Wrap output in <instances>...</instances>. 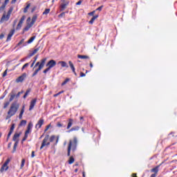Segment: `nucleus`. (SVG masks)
Wrapping results in <instances>:
<instances>
[{
  "label": "nucleus",
  "mask_w": 177,
  "mask_h": 177,
  "mask_svg": "<svg viewBox=\"0 0 177 177\" xmlns=\"http://www.w3.org/2000/svg\"><path fill=\"white\" fill-rule=\"evenodd\" d=\"M78 59H89V56L77 55Z\"/></svg>",
  "instance_id": "nucleus-31"
},
{
  "label": "nucleus",
  "mask_w": 177,
  "mask_h": 177,
  "mask_svg": "<svg viewBox=\"0 0 177 177\" xmlns=\"http://www.w3.org/2000/svg\"><path fill=\"white\" fill-rule=\"evenodd\" d=\"M24 109L25 106H23L22 109L21 110V112L19 113V120H21V118H23V114H24Z\"/></svg>",
  "instance_id": "nucleus-28"
},
{
  "label": "nucleus",
  "mask_w": 177,
  "mask_h": 177,
  "mask_svg": "<svg viewBox=\"0 0 177 177\" xmlns=\"http://www.w3.org/2000/svg\"><path fill=\"white\" fill-rule=\"evenodd\" d=\"M35 38H37L36 36H33L30 37V39L28 40L27 44H31L32 42L34 41V39H35Z\"/></svg>",
  "instance_id": "nucleus-32"
},
{
  "label": "nucleus",
  "mask_w": 177,
  "mask_h": 177,
  "mask_svg": "<svg viewBox=\"0 0 177 177\" xmlns=\"http://www.w3.org/2000/svg\"><path fill=\"white\" fill-rule=\"evenodd\" d=\"M70 1H66L65 3H63L60 6V12H63L68 6Z\"/></svg>",
  "instance_id": "nucleus-19"
},
{
  "label": "nucleus",
  "mask_w": 177,
  "mask_h": 177,
  "mask_svg": "<svg viewBox=\"0 0 177 177\" xmlns=\"http://www.w3.org/2000/svg\"><path fill=\"white\" fill-rule=\"evenodd\" d=\"M30 6H31V4L28 3L27 6L24 9V13H27V12H28V9L30 8Z\"/></svg>",
  "instance_id": "nucleus-29"
},
{
  "label": "nucleus",
  "mask_w": 177,
  "mask_h": 177,
  "mask_svg": "<svg viewBox=\"0 0 177 177\" xmlns=\"http://www.w3.org/2000/svg\"><path fill=\"white\" fill-rule=\"evenodd\" d=\"M39 49H41V46L37 47L36 48H35L28 56V57H32V56H34V55H35V53H37Z\"/></svg>",
  "instance_id": "nucleus-16"
},
{
  "label": "nucleus",
  "mask_w": 177,
  "mask_h": 177,
  "mask_svg": "<svg viewBox=\"0 0 177 177\" xmlns=\"http://www.w3.org/2000/svg\"><path fill=\"white\" fill-rule=\"evenodd\" d=\"M50 142L52 143L53 142H55V145L56 146V145H57V143H59V136H51L50 137V138H48Z\"/></svg>",
  "instance_id": "nucleus-11"
},
{
  "label": "nucleus",
  "mask_w": 177,
  "mask_h": 177,
  "mask_svg": "<svg viewBox=\"0 0 177 177\" xmlns=\"http://www.w3.org/2000/svg\"><path fill=\"white\" fill-rule=\"evenodd\" d=\"M56 66V61L55 59H50L46 64V67L48 68H53Z\"/></svg>",
  "instance_id": "nucleus-10"
},
{
  "label": "nucleus",
  "mask_w": 177,
  "mask_h": 177,
  "mask_svg": "<svg viewBox=\"0 0 177 177\" xmlns=\"http://www.w3.org/2000/svg\"><path fill=\"white\" fill-rule=\"evenodd\" d=\"M70 81V78H66L62 83V86H64L67 82Z\"/></svg>",
  "instance_id": "nucleus-38"
},
{
  "label": "nucleus",
  "mask_w": 177,
  "mask_h": 177,
  "mask_svg": "<svg viewBox=\"0 0 177 177\" xmlns=\"http://www.w3.org/2000/svg\"><path fill=\"white\" fill-rule=\"evenodd\" d=\"M102 9H103V6H101L99 8H97L95 10H99V12H102Z\"/></svg>",
  "instance_id": "nucleus-48"
},
{
  "label": "nucleus",
  "mask_w": 177,
  "mask_h": 177,
  "mask_svg": "<svg viewBox=\"0 0 177 177\" xmlns=\"http://www.w3.org/2000/svg\"><path fill=\"white\" fill-rule=\"evenodd\" d=\"M35 60L33 61V62L31 64L30 67L32 68L34 67V64H35V62H37V59H38V55H36L34 57Z\"/></svg>",
  "instance_id": "nucleus-37"
},
{
  "label": "nucleus",
  "mask_w": 177,
  "mask_h": 177,
  "mask_svg": "<svg viewBox=\"0 0 177 177\" xmlns=\"http://www.w3.org/2000/svg\"><path fill=\"white\" fill-rule=\"evenodd\" d=\"M12 147V142H9L8 145V149H10Z\"/></svg>",
  "instance_id": "nucleus-57"
},
{
  "label": "nucleus",
  "mask_w": 177,
  "mask_h": 177,
  "mask_svg": "<svg viewBox=\"0 0 177 177\" xmlns=\"http://www.w3.org/2000/svg\"><path fill=\"white\" fill-rule=\"evenodd\" d=\"M15 29H12L10 30V32L8 35L6 42H9V41H10V39H12V37H13V35L15 34Z\"/></svg>",
  "instance_id": "nucleus-17"
},
{
  "label": "nucleus",
  "mask_w": 177,
  "mask_h": 177,
  "mask_svg": "<svg viewBox=\"0 0 177 177\" xmlns=\"http://www.w3.org/2000/svg\"><path fill=\"white\" fill-rule=\"evenodd\" d=\"M26 124H27L26 120H21L19 125L21 127L23 125H26Z\"/></svg>",
  "instance_id": "nucleus-43"
},
{
  "label": "nucleus",
  "mask_w": 177,
  "mask_h": 177,
  "mask_svg": "<svg viewBox=\"0 0 177 177\" xmlns=\"http://www.w3.org/2000/svg\"><path fill=\"white\" fill-rule=\"evenodd\" d=\"M32 128V124L30 122L28 124L27 130L25 131V135L28 136V133H31V129Z\"/></svg>",
  "instance_id": "nucleus-18"
},
{
  "label": "nucleus",
  "mask_w": 177,
  "mask_h": 177,
  "mask_svg": "<svg viewBox=\"0 0 177 177\" xmlns=\"http://www.w3.org/2000/svg\"><path fill=\"white\" fill-rule=\"evenodd\" d=\"M17 23V19H15V21H14V24H13V26H16V24Z\"/></svg>",
  "instance_id": "nucleus-64"
},
{
  "label": "nucleus",
  "mask_w": 177,
  "mask_h": 177,
  "mask_svg": "<svg viewBox=\"0 0 177 177\" xmlns=\"http://www.w3.org/2000/svg\"><path fill=\"white\" fill-rule=\"evenodd\" d=\"M99 17V15L93 16L91 19L88 21V24H93L94 21Z\"/></svg>",
  "instance_id": "nucleus-25"
},
{
  "label": "nucleus",
  "mask_w": 177,
  "mask_h": 177,
  "mask_svg": "<svg viewBox=\"0 0 177 177\" xmlns=\"http://www.w3.org/2000/svg\"><path fill=\"white\" fill-rule=\"evenodd\" d=\"M25 20H26V17L24 15V16L21 17V18L19 21V23L23 24V23H24Z\"/></svg>",
  "instance_id": "nucleus-41"
},
{
  "label": "nucleus",
  "mask_w": 177,
  "mask_h": 177,
  "mask_svg": "<svg viewBox=\"0 0 177 177\" xmlns=\"http://www.w3.org/2000/svg\"><path fill=\"white\" fill-rule=\"evenodd\" d=\"M20 135H21V133H15L12 137L13 142L19 143V138H20Z\"/></svg>",
  "instance_id": "nucleus-13"
},
{
  "label": "nucleus",
  "mask_w": 177,
  "mask_h": 177,
  "mask_svg": "<svg viewBox=\"0 0 177 177\" xmlns=\"http://www.w3.org/2000/svg\"><path fill=\"white\" fill-rule=\"evenodd\" d=\"M24 164H26V159H22L21 162V166H20L21 169H23L24 167Z\"/></svg>",
  "instance_id": "nucleus-34"
},
{
  "label": "nucleus",
  "mask_w": 177,
  "mask_h": 177,
  "mask_svg": "<svg viewBox=\"0 0 177 177\" xmlns=\"http://www.w3.org/2000/svg\"><path fill=\"white\" fill-rule=\"evenodd\" d=\"M37 19H38V15H33V17H32V21L31 22H30V24L32 26H34V24H35V22L37 21Z\"/></svg>",
  "instance_id": "nucleus-23"
},
{
  "label": "nucleus",
  "mask_w": 177,
  "mask_h": 177,
  "mask_svg": "<svg viewBox=\"0 0 177 177\" xmlns=\"http://www.w3.org/2000/svg\"><path fill=\"white\" fill-rule=\"evenodd\" d=\"M95 12H96L95 10H93L91 12H88V16H93L95 15Z\"/></svg>",
  "instance_id": "nucleus-47"
},
{
  "label": "nucleus",
  "mask_w": 177,
  "mask_h": 177,
  "mask_svg": "<svg viewBox=\"0 0 177 177\" xmlns=\"http://www.w3.org/2000/svg\"><path fill=\"white\" fill-rule=\"evenodd\" d=\"M17 145H19V143L15 142L14 146H13L12 153L16 152V149H17Z\"/></svg>",
  "instance_id": "nucleus-35"
},
{
  "label": "nucleus",
  "mask_w": 177,
  "mask_h": 177,
  "mask_svg": "<svg viewBox=\"0 0 177 177\" xmlns=\"http://www.w3.org/2000/svg\"><path fill=\"white\" fill-rule=\"evenodd\" d=\"M21 26H23V24H20V22H19L17 26V30H20L21 28Z\"/></svg>",
  "instance_id": "nucleus-45"
},
{
  "label": "nucleus",
  "mask_w": 177,
  "mask_h": 177,
  "mask_svg": "<svg viewBox=\"0 0 177 177\" xmlns=\"http://www.w3.org/2000/svg\"><path fill=\"white\" fill-rule=\"evenodd\" d=\"M10 99H9V102H13V100H15V97H16V93H15L14 91H12L11 93H10Z\"/></svg>",
  "instance_id": "nucleus-20"
},
{
  "label": "nucleus",
  "mask_w": 177,
  "mask_h": 177,
  "mask_svg": "<svg viewBox=\"0 0 177 177\" xmlns=\"http://www.w3.org/2000/svg\"><path fill=\"white\" fill-rule=\"evenodd\" d=\"M5 8H6V3L2 4V6L0 7V12H2V10H4Z\"/></svg>",
  "instance_id": "nucleus-40"
},
{
  "label": "nucleus",
  "mask_w": 177,
  "mask_h": 177,
  "mask_svg": "<svg viewBox=\"0 0 177 177\" xmlns=\"http://www.w3.org/2000/svg\"><path fill=\"white\" fill-rule=\"evenodd\" d=\"M58 64H61V66L62 68H68V65L67 64V62H64V61H59L58 62Z\"/></svg>",
  "instance_id": "nucleus-22"
},
{
  "label": "nucleus",
  "mask_w": 177,
  "mask_h": 177,
  "mask_svg": "<svg viewBox=\"0 0 177 177\" xmlns=\"http://www.w3.org/2000/svg\"><path fill=\"white\" fill-rule=\"evenodd\" d=\"M66 16V12H62L58 15L59 19H62V17H64Z\"/></svg>",
  "instance_id": "nucleus-42"
},
{
  "label": "nucleus",
  "mask_w": 177,
  "mask_h": 177,
  "mask_svg": "<svg viewBox=\"0 0 177 177\" xmlns=\"http://www.w3.org/2000/svg\"><path fill=\"white\" fill-rule=\"evenodd\" d=\"M80 77H85V73L81 72L80 73Z\"/></svg>",
  "instance_id": "nucleus-60"
},
{
  "label": "nucleus",
  "mask_w": 177,
  "mask_h": 177,
  "mask_svg": "<svg viewBox=\"0 0 177 177\" xmlns=\"http://www.w3.org/2000/svg\"><path fill=\"white\" fill-rule=\"evenodd\" d=\"M19 105L17 102H13L11 104V106L8 111V115L6 118V120H9V118L13 117L19 110Z\"/></svg>",
  "instance_id": "nucleus-2"
},
{
  "label": "nucleus",
  "mask_w": 177,
  "mask_h": 177,
  "mask_svg": "<svg viewBox=\"0 0 177 177\" xmlns=\"http://www.w3.org/2000/svg\"><path fill=\"white\" fill-rule=\"evenodd\" d=\"M50 12V8L45 9L44 12H43V15H48V13Z\"/></svg>",
  "instance_id": "nucleus-39"
},
{
  "label": "nucleus",
  "mask_w": 177,
  "mask_h": 177,
  "mask_svg": "<svg viewBox=\"0 0 177 177\" xmlns=\"http://www.w3.org/2000/svg\"><path fill=\"white\" fill-rule=\"evenodd\" d=\"M75 161V159H74V157L73 156H71L69 158V160L68 161V164L71 165V164H73V162Z\"/></svg>",
  "instance_id": "nucleus-30"
},
{
  "label": "nucleus",
  "mask_w": 177,
  "mask_h": 177,
  "mask_svg": "<svg viewBox=\"0 0 177 177\" xmlns=\"http://www.w3.org/2000/svg\"><path fill=\"white\" fill-rule=\"evenodd\" d=\"M13 131H15V124H12L11 125V127L10 129V131L8 134V136H7V140H6V142H8L9 139L10 138V136L12 135V133H13Z\"/></svg>",
  "instance_id": "nucleus-14"
},
{
  "label": "nucleus",
  "mask_w": 177,
  "mask_h": 177,
  "mask_svg": "<svg viewBox=\"0 0 177 177\" xmlns=\"http://www.w3.org/2000/svg\"><path fill=\"white\" fill-rule=\"evenodd\" d=\"M77 146L78 139L77 138V137H73V139L69 140L67 149L68 157H70V156H71V151H73V153H75L77 151Z\"/></svg>",
  "instance_id": "nucleus-1"
},
{
  "label": "nucleus",
  "mask_w": 177,
  "mask_h": 177,
  "mask_svg": "<svg viewBox=\"0 0 177 177\" xmlns=\"http://www.w3.org/2000/svg\"><path fill=\"white\" fill-rule=\"evenodd\" d=\"M68 64L73 73H75V67H74V64H73V62L71 61H69Z\"/></svg>",
  "instance_id": "nucleus-26"
},
{
  "label": "nucleus",
  "mask_w": 177,
  "mask_h": 177,
  "mask_svg": "<svg viewBox=\"0 0 177 177\" xmlns=\"http://www.w3.org/2000/svg\"><path fill=\"white\" fill-rule=\"evenodd\" d=\"M131 177H138V176H136V174L134 173V174H132Z\"/></svg>",
  "instance_id": "nucleus-63"
},
{
  "label": "nucleus",
  "mask_w": 177,
  "mask_h": 177,
  "mask_svg": "<svg viewBox=\"0 0 177 177\" xmlns=\"http://www.w3.org/2000/svg\"><path fill=\"white\" fill-rule=\"evenodd\" d=\"M35 104H37V98H35L31 100L30 104L29 106V111H31V110H32V109H34V107H35Z\"/></svg>",
  "instance_id": "nucleus-15"
},
{
  "label": "nucleus",
  "mask_w": 177,
  "mask_h": 177,
  "mask_svg": "<svg viewBox=\"0 0 177 177\" xmlns=\"http://www.w3.org/2000/svg\"><path fill=\"white\" fill-rule=\"evenodd\" d=\"M50 69L48 67V68H46L44 71H43V73H44V74H46V73H48V71H49Z\"/></svg>",
  "instance_id": "nucleus-51"
},
{
  "label": "nucleus",
  "mask_w": 177,
  "mask_h": 177,
  "mask_svg": "<svg viewBox=\"0 0 177 177\" xmlns=\"http://www.w3.org/2000/svg\"><path fill=\"white\" fill-rule=\"evenodd\" d=\"M45 122V120H44V118H40L37 123L35 125V128L37 129V130L38 131V129H40V128L42 127L43 124Z\"/></svg>",
  "instance_id": "nucleus-9"
},
{
  "label": "nucleus",
  "mask_w": 177,
  "mask_h": 177,
  "mask_svg": "<svg viewBox=\"0 0 177 177\" xmlns=\"http://www.w3.org/2000/svg\"><path fill=\"white\" fill-rule=\"evenodd\" d=\"M81 3H82V1H77V2L76 3V5H77V6H80V5H81Z\"/></svg>",
  "instance_id": "nucleus-58"
},
{
  "label": "nucleus",
  "mask_w": 177,
  "mask_h": 177,
  "mask_svg": "<svg viewBox=\"0 0 177 177\" xmlns=\"http://www.w3.org/2000/svg\"><path fill=\"white\" fill-rule=\"evenodd\" d=\"M74 131H80V127L75 126L72 127L71 129L68 131V133H70V132H74Z\"/></svg>",
  "instance_id": "nucleus-24"
},
{
  "label": "nucleus",
  "mask_w": 177,
  "mask_h": 177,
  "mask_svg": "<svg viewBox=\"0 0 177 177\" xmlns=\"http://www.w3.org/2000/svg\"><path fill=\"white\" fill-rule=\"evenodd\" d=\"M29 21H31V17H28L27 19V24L26 26L23 29L24 32H26V31H28V30H30L31 28V27H32V24H30Z\"/></svg>",
  "instance_id": "nucleus-8"
},
{
  "label": "nucleus",
  "mask_w": 177,
  "mask_h": 177,
  "mask_svg": "<svg viewBox=\"0 0 177 177\" xmlns=\"http://www.w3.org/2000/svg\"><path fill=\"white\" fill-rule=\"evenodd\" d=\"M90 67L91 68H93V64H92V62H90Z\"/></svg>",
  "instance_id": "nucleus-62"
},
{
  "label": "nucleus",
  "mask_w": 177,
  "mask_h": 177,
  "mask_svg": "<svg viewBox=\"0 0 177 177\" xmlns=\"http://www.w3.org/2000/svg\"><path fill=\"white\" fill-rule=\"evenodd\" d=\"M30 66V63H26L25 64L22 68H21V71H24V68H27Z\"/></svg>",
  "instance_id": "nucleus-36"
},
{
  "label": "nucleus",
  "mask_w": 177,
  "mask_h": 177,
  "mask_svg": "<svg viewBox=\"0 0 177 177\" xmlns=\"http://www.w3.org/2000/svg\"><path fill=\"white\" fill-rule=\"evenodd\" d=\"M4 37H5V34L1 33V34L0 35V39H3Z\"/></svg>",
  "instance_id": "nucleus-54"
},
{
  "label": "nucleus",
  "mask_w": 177,
  "mask_h": 177,
  "mask_svg": "<svg viewBox=\"0 0 177 177\" xmlns=\"http://www.w3.org/2000/svg\"><path fill=\"white\" fill-rule=\"evenodd\" d=\"M12 12H13V7H11L8 10L7 15L6 12L3 13V16L1 18L0 22L3 23V21H8V20L10 19V15H12Z\"/></svg>",
  "instance_id": "nucleus-3"
},
{
  "label": "nucleus",
  "mask_w": 177,
  "mask_h": 177,
  "mask_svg": "<svg viewBox=\"0 0 177 177\" xmlns=\"http://www.w3.org/2000/svg\"><path fill=\"white\" fill-rule=\"evenodd\" d=\"M21 95V93L18 92L17 95H15V97H20V95Z\"/></svg>",
  "instance_id": "nucleus-56"
},
{
  "label": "nucleus",
  "mask_w": 177,
  "mask_h": 177,
  "mask_svg": "<svg viewBox=\"0 0 177 177\" xmlns=\"http://www.w3.org/2000/svg\"><path fill=\"white\" fill-rule=\"evenodd\" d=\"M10 103V101H9V102H6V103H4L3 108V109H6V108L8 107V106H9Z\"/></svg>",
  "instance_id": "nucleus-44"
},
{
  "label": "nucleus",
  "mask_w": 177,
  "mask_h": 177,
  "mask_svg": "<svg viewBox=\"0 0 177 177\" xmlns=\"http://www.w3.org/2000/svg\"><path fill=\"white\" fill-rule=\"evenodd\" d=\"M48 140H49V135L46 136L44 138L41 142V145L40 147V150H42V149H44L45 146H49L50 145V142H48Z\"/></svg>",
  "instance_id": "nucleus-5"
},
{
  "label": "nucleus",
  "mask_w": 177,
  "mask_h": 177,
  "mask_svg": "<svg viewBox=\"0 0 177 177\" xmlns=\"http://www.w3.org/2000/svg\"><path fill=\"white\" fill-rule=\"evenodd\" d=\"M6 75H8V69H6L3 73V77H6Z\"/></svg>",
  "instance_id": "nucleus-50"
},
{
  "label": "nucleus",
  "mask_w": 177,
  "mask_h": 177,
  "mask_svg": "<svg viewBox=\"0 0 177 177\" xmlns=\"http://www.w3.org/2000/svg\"><path fill=\"white\" fill-rule=\"evenodd\" d=\"M39 64H41L39 63V62H37L36 64H35V67H38V66H39Z\"/></svg>",
  "instance_id": "nucleus-61"
},
{
  "label": "nucleus",
  "mask_w": 177,
  "mask_h": 177,
  "mask_svg": "<svg viewBox=\"0 0 177 177\" xmlns=\"http://www.w3.org/2000/svg\"><path fill=\"white\" fill-rule=\"evenodd\" d=\"M45 63H46V58H44L41 60V63H40L38 68L35 71V72L32 75V77H35V75H37V74H38L39 71H41V70H42V68H44V66H45Z\"/></svg>",
  "instance_id": "nucleus-4"
},
{
  "label": "nucleus",
  "mask_w": 177,
  "mask_h": 177,
  "mask_svg": "<svg viewBox=\"0 0 177 177\" xmlns=\"http://www.w3.org/2000/svg\"><path fill=\"white\" fill-rule=\"evenodd\" d=\"M27 77V73H24L16 80V82H23Z\"/></svg>",
  "instance_id": "nucleus-12"
},
{
  "label": "nucleus",
  "mask_w": 177,
  "mask_h": 177,
  "mask_svg": "<svg viewBox=\"0 0 177 177\" xmlns=\"http://www.w3.org/2000/svg\"><path fill=\"white\" fill-rule=\"evenodd\" d=\"M30 92H31V88H28L24 95V99H26L27 96L30 94Z\"/></svg>",
  "instance_id": "nucleus-27"
},
{
  "label": "nucleus",
  "mask_w": 177,
  "mask_h": 177,
  "mask_svg": "<svg viewBox=\"0 0 177 177\" xmlns=\"http://www.w3.org/2000/svg\"><path fill=\"white\" fill-rule=\"evenodd\" d=\"M59 95H60V93H57V94H54L53 97H57V96H59Z\"/></svg>",
  "instance_id": "nucleus-59"
},
{
  "label": "nucleus",
  "mask_w": 177,
  "mask_h": 177,
  "mask_svg": "<svg viewBox=\"0 0 177 177\" xmlns=\"http://www.w3.org/2000/svg\"><path fill=\"white\" fill-rule=\"evenodd\" d=\"M158 171H160V165L152 168L151 169V172L152 173V174L150 176V177H157V175H158Z\"/></svg>",
  "instance_id": "nucleus-7"
},
{
  "label": "nucleus",
  "mask_w": 177,
  "mask_h": 177,
  "mask_svg": "<svg viewBox=\"0 0 177 177\" xmlns=\"http://www.w3.org/2000/svg\"><path fill=\"white\" fill-rule=\"evenodd\" d=\"M6 96V91L4 92V95L0 97V100H2Z\"/></svg>",
  "instance_id": "nucleus-55"
},
{
  "label": "nucleus",
  "mask_w": 177,
  "mask_h": 177,
  "mask_svg": "<svg viewBox=\"0 0 177 177\" xmlns=\"http://www.w3.org/2000/svg\"><path fill=\"white\" fill-rule=\"evenodd\" d=\"M10 162V158H8L6 162H4V164L2 165L0 171L1 172H3L5 171H8V169H9V166L8 164Z\"/></svg>",
  "instance_id": "nucleus-6"
},
{
  "label": "nucleus",
  "mask_w": 177,
  "mask_h": 177,
  "mask_svg": "<svg viewBox=\"0 0 177 177\" xmlns=\"http://www.w3.org/2000/svg\"><path fill=\"white\" fill-rule=\"evenodd\" d=\"M52 127V125L50 124L46 126V129L44 130V132H46V131H48V129H49V128Z\"/></svg>",
  "instance_id": "nucleus-49"
},
{
  "label": "nucleus",
  "mask_w": 177,
  "mask_h": 177,
  "mask_svg": "<svg viewBox=\"0 0 177 177\" xmlns=\"http://www.w3.org/2000/svg\"><path fill=\"white\" fill-rule=\"evenodd\" d=\"M34 157H35V151H32L31 153V158H34Z\"/></svg>",
  "instance_id": "nucleus-53"
},
{
  "label": "nucleus",
  "mask_w": 177,
  "mask_h": 177,
  "mask_svg": "<svg viewBox=\"0 0 177 177\" xmlns=\"http://www.w3.org/2000/svg\"><path fill=\"white\" fill-rule=\"evenodd\" d=\"M24 42V39H22L19 43H18V46H19V45H21V44H23Z\"/></svg>",
  "instance_id": "nucleus-52"
},
{
  "label": "nucleus",
  "mask_w": 177,
  "mask_h": 177,
  "mask_svg": "<svg viewBox=\"0 0 177 177\" xmlns=\"http://www.w3.org/2000/svg\"><path fill=\"white\" fill-rule=\"evenodd\" d=\"M27 138H28V136L25 134L24 138L22 139L21 142L23 143V142H26V140H27Z\"/></svg>",
  "instance_id": "nucleus-46"
},
{
  "label": "nucleus",
  "mask_w": 177,
  "mask_h": 177,
  "mask_svg": "<svg viewBox=\"0 0 177 177\" xmlns=\"http://www.w3.org/2000/svg\"><path fill=\"white\" fill-rule=\"evenodd\" d=\"M57 127L58 128H66V126L63 125V124H62V122H58L57 123Z\"/></svg>",
  "instance_id": "nucleus-33"
},
{
  "label": "nucleus",
  "mask_w": 177,
  "mask_h": 177,
  "mask_svg": "<svg viewBox=\"0 0 177 177\" xmlns=\"http://www.w3.org/2000/svg\"><path fill=\"white\" fill-rule=\"evenodd\" d=\"M73 123H74V120H73L72 118L68 119V122L66 129H70V128L73 127Z\"/></svg>",
  "instance_id": "nucleus-21"
}]
</instances>
